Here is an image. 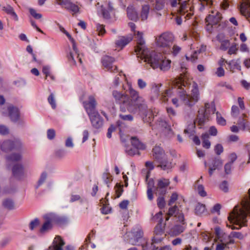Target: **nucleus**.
<instances>
[{"instance_id":"1","label":"nucleus","mask_w":250,"mask_h":250,"mask_svg":"<svg viewBox=\"0 0 250 250\" xmlns=\"http://www.w3.org/2000/svg\"><path fill=\"white\" fill-rule=\"evenodd\" d=\"M138 34V47L136 50L137 57L147 62L153 69L159 68L163 71H167L170 67L171 61L165 59L160 53L148 50L146 47L141 35L139 33Z\"/></svg>"},{"instance_id":"2","label":"nucleus","mask_w":250,"mask_h":250,"mask_svg":"<svg viewBox=\"0 0 250 250\" xmlns=\"http://www.w3.org/2000/svg\"><path fill=\"white\" fill-rule=\"evenodd\" d=\"M129 94V104L134 109V111H131V113L135 114L138 112L142 117L144 122H149L151 119L146 118L148 114V107L144 99L140 96L139 93L137 90L130 87L128 89Z\"/></svg>"},{"instance_id":"3","label":"nucleus","mask_w":250,"mask_h":250,"mask_svg":"<svg viewBox=\"0 0 250 250\" xmlns=\"http://www.w3.org/2000/svg\"><path fill=\"white\" fill-rule=\"evenodd\" d=\"M173 84L175 86L174 89L176 88V91L178 93L180 100L183 104L189 107L192 106L195 104L199 99L198 90L197 88H194L191 90L190 95L187 93V92L182 87L185 86L183 78L181 77L178 79L175 80L173 82Z\"/></svg>"},{"instance_id":"4","label":"nucleus","mask_w":250,"mask_h":250,"mask_svg":"<svg viewBox=\"0 0 250 250\" xmlns=\"http://www.w3.org/2000/svg\"><path fill=\"white\" fill-rule=\"evenodd\" d=\"M152 154L154 160L159 163L158 167L164 170H167L173 167V164L167 160L165 151L161 147L158 146L154 147L152 149Z\"/></svg>"},{"instance_id":"5","label":"nucleus","mask_w":250,"mask_h":250,"mask_svg":"<svg viewBox=\"0 0 250 250\" xmlns=\"http://www.w3.org/2000/svg\"><path fill=\"white\" fill-rule=\"evenodd\" d=\"M215 111V107L213 103H206L204 107L199 109L195 123L201 128L205 123L211 119V116L213 115Z\"/></svg>"},{"instance_id":"6","label":"nucleus","mask_w":250,"mask_h":250,"mask_svg":"<svg viewBox=\"0 0 250 250\" xmlns=\"http://www.w3.org/2000/svg\"><path fill=\"white\" fill-rule=\"evenodd\" d=\"M112 96L116 102L120 105L121 111L125 112L127 110L130 113L131 111H134V109L129 104V97L127 94L117 90H114L112 92Z\"/></svg>"},{"instance_id":"7","label":"nucleus","mask_w":250,"mask_h":250,"mask_svg":"<svg viewBox=\"0 0 250 250\" xmlns=\"http://www.w3.org/2000/svg\"><path fill=\"white\" fill-rule=\"evenodd\" d=\"M156 43L158 46L163 48V52L171 46L174 41L173 34L168 32L163 33L155 38Z\"/></svg>"},{"instance_id":"8","label":"nucleus","mask_w":250,"mask_h":250,"mask_svg":"<svg viewBox=\"0 0 250 250\" xmlns=\"http://www.w3.org/2000/svg\"><path fill=\"white\" fill-rule=\"evenodd\" d=\"M80 100L82 101L83 107L88 115L98 112L96 110L97 102L94 96L89 95L87 100H83V96L80 98Z\"/></svg>"},{"instance_id":"9","label":"nucleus","mask_w":250,"mask_h":250,"mask_svg":"<svg viewBox=\"0 0 250 250\" xmlns=\"http://www.w3.org/2000/svg\"><path fill=\"white\" fill-rule=\"evenodd\" d=\"M167 215L168 216L166 218V221H168L169 220L170 216H174L177 222H179L183 224H185L184 214L182 212V211L180 210L176 205L170 207L169 208Z\"/></svg>"},{"instance_id":"10","label":"nucleus","mask_w":250,"mask_h":250,"mask_svg":"<svg viewBox=\"0 0 250 250\" xmlns=\"http://www.w3.org/2000/svg\"><path fill=\"white\" fill-rule=\"evenodd\" d=\"M22 143L19 140H7L3 142L1 146V149L2 151L7 152L13 149H20L22 147Z\"/></svg>"},{"instance_id":"11","label":"nucleus","mask_w":250,"mask_h":250,"mask_svg":"<svg viewBox=\"0 0 250 250\" xmlns=\"http://www.w3.org/2000/svg\"><path fill=\"white\" fill-rule=\"evenodd\" d=\"M161 85L155 84L153 86L151 90L152 96L151 98V100H154L158 98L161 95V98H163L164 102H166L167 101V97H170L171 95V90L170 89H167L166 90L165 92L160 94V87Z\"/></svg>"},{"instance_id":"12","label":"nucleus","mask_w":250,"mask_h":250,"mask_svg":"<svg viewBox=\"0 0 250 250\" xmlns=\"http://www.w3.org/2000/svg\"><path fill=\"white\" fill-rule=\"evenodd\" d=\"M169 184V180L167 179L162 178L159 179L155 190V193L156 195H159L165 194L167 192V188Z\"/></svg>"},{"instance_id":"13","label":"nucleus","mask_w":250,"mask_h":250,"mask_svg":"<svg viewBox=\"0 0 250 250\" xmlns=\"http://www.w3.org/2000/svg\"><path fill=\"white\" fill-rule=\"evenodd\" d=\"M92 126L96 129L100 128L103 125L104 120L98 112L88 115Z\"/></svg>"},{"instance_id":"14","label":"nucleus","mask_w":250,"mask_h":250,"mask_svg":"<svg viewBox=\"0 0 250 250\" xmlns=\"http://www.w3.org/2000/svg\"><path fill=\"white\" fill-rule=\"evenodd\" d=\"M169 2L172 7H176L178 5H179L178 11L181 15H184L187 12L188 8H189L191 11H192L191 8L188 5L186 1L181 3L180 1L178 2L177 0H169Z\"/></svg>"},{"instance_id":"15","label":"nucleus","mask_w":250,"mask_h":250,"mask_svg":"<svg viewBox=\"0 0 250 250\" xmlns=\"http://www.w3.org/2000/svg\"><path fill=\"white\" fill-rule=\"evenodd\" d=\"M114 61L115 60L113 58L108 56H104L102 59V63L104 67L112 72H117V67L113 65Z\"/></svg>"},{"instance_id":"16","label":"nucleus","mask_w":250,"mask_h":250,"mask_svg":"<svg viewBox=\"0 0 250 250\" xmlns=\"http://www.w3.org/2000/svg\"><path fill=\"white\" fill-rule=\"evenodd\" d=\"M51 216H50L49 214H46L43 216L44 219V222L42 224V227L40 229V232L41 233H44L50 230L53 227L52 219Z\"/></svg>"},{"instance_id":"17","label":"nucleus","mask_w":250,"mask_h":250,"mask_svg":"<svg viewBox=\"0 0 250 250\" xmlns=\"http://www.w3.org/2000/svg\"><path fill=\"white\" fill-rule=\"evenodd\" d=\"M186 226V222L185 224H176L170 228L169 230V234L172 236H178L185 231Z\"/></svg>"},{"instance_id":"18","label":"nucleus","mask_w":250,"mask_h":250,"mask_svg":"<svg viewBox=\"0 0 250 250\" xmlns=\"http://www.w3.org/2000/svg\"><path fill=\"white\" fill-rule=\"evenodd\" d=\"M221 15L219 12H216L215 14L212 12V14H209L205 19L206 22L211 25L218 24L221 20Z\"/></svg>"},{"instance_id":"19","label":"nucleus","mask_w":250,"mask_h":250,"mask_svg":"<svg viewBox=\"0 0 250 250\" xmlns=\"http://www.w3.org/2000/svg\"><path fill=\"white\" fill-rule=\"evenodd\" d=\"M154 233L155 235L152 239V242L156 245L161 242L164 239V237L161 236L162 235H164V232L160 226H156L154 229Z\"/></svg>"},{"instance_id":"20","label":"nucleus","mask_w":250,"mask_h":250,"mask_svg":"<svg viewBox=\"0 0 250 250\" xmlns=\"http://www.w3.org/2000/svg\"><path fill=\"white\" fill-rule=\"evenodd\" d=\"M53 244L48 248V250H63L62 247L65 243L61 236H57L54 239Z\"/></svg>"},{"instance_id":"21","label":"nucleus","mask_w":250,"mask_h":250,"mask_svg":"<svg viewBox=\"0 0 250 250\" xmlns=\"http://www.w3.org/2000/svg\"><path fill=\"white\" fill-rule=\"evenodd\" d=\"M8 116L13 122H17L20 117V113L18 108L13 105L8 107Z\"/></svg>"},{"instance_id":"22","label":"nucleus","mask_w":250,"mask_h":250,"mask_svg":"<svg viewBox=\"0 0 250 250\" xmlns=\"http://www.w3.org/2000/svg\"><path fill=\"white\" fill-rule=\"evenodd\" d=\"M222 165L223 162L219 158H215L209 166L208 173L209 175L211 176L214 171L221 167Z\"/></svg>"},{"instance_id":"23","label":"nucleus","mask_w":250,"mask_h":250,"mask_svg":"<svg viewBox=\"0 0 250 250\" xmlns=\"http://www.w3.org/2000/svg\"><path fill=\"white\" fill-rule=\"evenodd\" d=\"M142 248L143 250H171V247L170 246H165L161 247L158 249V247L155 244H153L152 242L146 243L145 245H142Z\"/></svg>"},{"instance_id":"24","label":"nucleus","mask_w":250,"mask_h":250,"mask_svg":"<svg viewBox=\"0 0 250 250\" xmlns=\"http://www.w3.org/2000/svg\"><path fill=\"white\" fill-rule=\"evenodd\" d=\"M12 173L14 177L17 178H21L24 174V168L21 164H17L14 166L12 168Z\"/></svg>"},{"instance_id":"25","label":"nucleus","mask_w":250,"mask_h":250,"mask_svg":"<svg viewBox=\"0 0 250 250\" xmlns=\"http://www.w3.org/2000/svg\"><path fill=\"white\" fill-rule=\"evenodd\" d=\"M132 233L133 236L136 239L134 242H130L132 245H136L138 239L142 238L143 236V231L139 226H137L132 229Z\"/></svg>"},{"instance_id":"26","label":"nucleus","mask_w":250,"mask_h":250,"mask_svg":"<svg viewBox=\"0 0 250 250\" xmlns=\"http://www.w3.org/2000/svg\"><path fill=\"white\" fill-rule=\"evenodd\" d=\"M156 127L160 129H164L166 131L171 132L170 126L162 118H159L156 123Z\"/></svg>"},{"instance_id":"27","label":"nucleus","mask_w":250,"mask_h":250,"mask_svg":"<svg viewBox=\"0 0 250 250\" xmlns=\"http://www.w3.org/2000/svg\"><path fill=\"white\" fill-rule=\"evenodd\" d=\"M127 14L128 18L132 21H136L138 19V15L137 10L132 6H130L127 7Z\"/></svg>"},{"instance_id":"28","label":"nucleus","mask_w":250,"mask_h":250,"mask_svg":"<svg viewBox=\"0 0 250 250\" xmlns=\"http://www.w3.org/2000/svg\"><path fill=\"white\" fill-rule=\"evenodd\" d=\"M50 216H51L53 222H55L59 225H62L65 224L68 222V219L65 216H61L56 215L54 214L50 213Z\"/></svg>"},{"instance_id":"29","label":"nucleus","mask_w":250,"mask_h":250,"mask_svg":"<svg viewBox=\"0 0 250 250\" xmlns=\"http://www.w3.org/2000/svg\"><path fill=\"white\" fill-rule=\"evenodd\" d=\"M132 38L131 36L128 37H120L116 42V44L117 46L123 48L127 44Z\"/></svg>"},{"instance_id":"30","label":"nucleus","mask_w":250,"mask_h":250,"mask_svg":"<svg viewBox=\"0 0 250 250\" xmlns=\"http://www.w3.org/2000/svg\"><path fill=\"white\" fill-rule=\"evenodd\" d=\"M102 14L104 18L109 19L111 17V15L113 14V8L110 2L107 4V9L102 6Z\"/></svg>"},{"instance_id":"31","label":"nucleus","mask_w":250,"mask_h":250,"mask_svg":"<svg viewBox=\"0 0 250 250\" xmlns=\"http://www.w3.org/2000/svg\"><path fill=\"white\" fill-rule=\"evenodd\" d=\"M132 145L137 149L144 150L146 148L145 145L142 143L136 137H132L130 138Z\"/></svg>"},{"instance_id":"32","label":"nucleus","mask_w":250,"mask_h":250,"mask_svg":"<svg viewBox=\"0 0 250 250\" xmlns=\"http://www.w3.org/2000/svg\"><path fill=\"white\" fill-rule=\"evenodd\" d=\"M245 116L244 114L242 115L243 118H240L238 121V125L240 129L243 130H247L250 131V124L246 119L243 118Z\"/></svg>"},{"instance_id":"33","label":"nucleus","mask_w":250,"mask_h":250,"mask_svg":"<svg viewBox=\"0 0 250 250\" xmlns=\"http://www.w3.org/2000/svg\"><path fill=\"white\" fill-rule=\"evenodd\" d=\"M181 47L176 44L173 45L172 47L171 46L169 47L167 49L165 50L164 52L165 54H171L174 56H176L181 51Z\"/></svg>"},{"instance_id":"34","label":"nucleus","mask_w":250,"mask_h":250,"mask_svg":"<svg viewBox=\"0 0 250 250\" xmlns=\"http://www.w3.org/2000/svg\"><path fill=\"white\" fill-rule=\"evenodd\" d=\"M71 42L72 43V47L74 51H75V53L73 54L72 52H70L69 55L68 56V59L71 64L75 65L76 63V60L75 59V55L78 54V50L76 47L75 41L74 42Z\"/></svg>"},{"instance_id":"35","label":"nucleus","mask_w":250,"mask_h":250,"mask_svg":"<svg viewBox=\"0 0 250 250\" xmlns=\"http://www.w3.org/2000/svg\"><path fill=\"white\" fill-rule=\"evenodd\" d=\"M233 238H236L241 239L243 238V236L241 232L232 231L228 236L229 240L228 243H229L230 244H233L234 243V240L233 239Z\"/></svg>"},{"instance_id":"36","label":"nucleus","mask_w":250,"mask_h":250,"mask_svg":"<svg viewBox=\"0 0 250 250\" xmlns=\"http://www.w3.org/2000/svg\"><path fill=\"white\" fill-rule=\"evenodd\" d=\"M64 8L68 10L69 12L72 13L73 15H74L75 14L79 13L80 7L79 6V5L71 2L69 4H68L65 7H64Z\"/></svg>"},{"instance_id":"37","label":"nucleus","mask_w":250,"mask_h":250,"mask_svg":"<svg viewBox=\"0 0 250 250\" xmlns=\"http://www.w3.org/2000/svg\"><path fill=\"white\" fill-rule=\"evenodd\" d=\"M149 12V6L147 4L144 5L142 6V11L141 13V18L142 21L146 20L147 19Z\"/></svg>"},{"instance_id":"38","label":"nucleus","mask_w":250,"mask_h":250,"mask_svg":"<svg viewBox=\"0 0 250 250\" xmlns=\"http://www.w3.org/2000/svg\"><path fill=\"white\" fill-rule=\"evenodd\" d=\"M2 10L5 11L7 14L11 15L14 17L15 20L17 21L18 20V17L17 15L14 12L13 8L9 5L6 6H4L2 8Z\"/></svg>"},{"instance_id":"39","label":"nucleus","mask_w":250,"mask_h":250,"mask_svg":"<svg viewBox=\"0 0 250 250\" xmlns=\"http://www.w3.org/2000/svg\"><path fill=\"white\" fill-rule=\"evenodd\" d=\"M206 211L205 206L203 204L198 203L195 208V213L198 215L203 214Z\"/></svg>"},{"instance_id":"40","label":"nucleus","mask_w":250,"mask_h":250,"mask_svg":"<svg viewBox=\"0 0 250 250\" xmlns=\"http://www.w3.org/2000/svg\"><path fill=\"white\" fill-rule=\"evenodd\" d=\"M2 205L5 208L11 210L14 208V203L11 199H6L3 200Z\"/></svg>"},{"instance_id":"41","label":"nucleus","mask_w":250,"mask_h":250,"mask_svg":"<svg viewBox=\"0 0 250 250\" xmlns=\"http://www.w3.org/2000/svg\"><path fill=\"white\" fill-rule=\"evenodd\" d=\"M199 181V180L196 181L195 184V188L200 196L205 197L207 195V193L204 190V186L202 185L198 184Z\"/></svg>"},{"instance_id":"42","label":"nucleus","mask_w":250,"mask_h":250,"mask_svg":"<svg viewBox=\"0 0 250 250\" xmlns=\"http://www.w3.org/2000/svg\"><path fill=\"white\" fill-rule=\"evenodd\" d=\"M209 135L208 133L203 134L202 136L203 140V146L206 148H209L210 146V142L208 140Z\"/></svg>"},{"instance_id":"43","label":"nucleus","mask_w":250,"mask_h":250,"mask_svg":"<svg viewBox=\"0 0 250 250\" xmlns=\"http://www.w3.org/2000/svg\"><path fill=\"white\" fill-rule=\"evenodd\" d=\"M129 201L128 200H124L119 204L120 208L123 210H125V211L126 212V215L124 217V219H128L129 217L128 212L126 210Z\"/></svg>"},{"instance_id":"44","label":"nucleus","mask_w":250,"mask_h":250,"mask_svg":"<svg viewBox=\"0 0 250 250\" xmlns=\"http://www.w3.org/2000/svg\"><path fill=\"white\" fill-rule=\"evenodd\" d=\"M155 3H153L154 8L156 10H161L165 6V0H155Z\"/></svg>"},{"instance_id":"45","label":"nucleus","mask_w":250,"mask_h":250,"mask_svg":"<svg viewBox=\"0 0 250 250\" xmlns=\"http://www.w3.org/2000/svg\"><path fill=\"white\" fill-rule=\"evenodd\" d=\"M21 156L20 154L13 153L7 157V161L9 162L18 161L21 159Z\"/></svg>"},{"instance_id":"46","label":"nucleus","mask_w":250,"mask_h":250,"mask_svg":"<svg viewBox=\"0 0 250 250\" xmlns=\"http://www.w3.org/2000/svg\"><path fill=\"white\" fill-rule=\"evenodd\" d=\"M80 201L81 203H85L86 205H88V202L86 200L81 199V197L79 195H72L70 198V202H74L76 201Z\"/></svg>"},{"instance_id":"47","label":"nucleus","mask_w":250,"mask_h":250,"mask_svg":"<svg viewBox=\"0 0 250 250\" xmlns=\"http://www.w3.org/2000/svg\"><path fill=\"white\" fill-rule=\"evenodd\" d=\"M102 178L104 183L109 187V183L112 180V176L108 172L104 173L102 176Z\"/></svg>"},{"instance_id":"48","label":"nucleus","mask_w":250,"mask_h":250,"mask_svg":"<svg viewBox=\"0 0 250 250\" xmlns=\"http://www.w3.org/2000/svg\"><path fill=\"white\" fill-rule=\"evenodd\" d=\"M220 243H218L216 245V250H224L227 247V246L229 244L228 241H223L222 239H220Z\"/></svg>"},{"instance_id":"49","label":"nucleus","mask_w":250,"mask_h":250,"mask_svg":"<svg viewBox=\"0 0 250 250\" xmlns=\"http://www.w3.org/2000/svg\"><path fill=\"white\" fill-rule=\"evenodd\" d=\"M28 10L30 15L35 19L39 20L42 18V15L40 13H38L34 9L29 8Z\"/></svg>"},{"instance_id":"50","label":"nucleus","mask_w":250,"mask_h":250,"mask_svg":"<svg viewBox=\"0 0 250 250\" xmlns=\"http://www.w3.org/2000/svg\"><path fill=\"white\" fill-rule=\"evenodd\" d=\"M47 100L52 108L53 109H55L56 107V104L54 95L53 93H51Z\"/></svg>"},{"instance_id":"51","label":"nucleus","mask_w":250,"mask_h":250,"mask_svg":"<svg viewBox=\"0 0 250 250\" xmlns=\"http://www.w3.org/2000/svg\"><path fill=\"white\" fill-rule=\"evenodd\" d=\"M216 114L217 123L221 125H226V121L225 119L221 116V114L218 112H217Z\"/></svg>"},{"instance_id":"52","label":"nucleus","mask_w":250,"mask_h":250,"mask_svg":"<svg viewBox=\"0 0 250 250\" xmlns=\"http://www.w3.org/2000/svg\"><path fill=\"white\" fill-rule=\"evenodd\" d=\"M119 117L122 120L125 121H132L134 119L133 116L131 114L125 115L120 114Z\"/></svg>"},{"instance_id":"53","label":"nucleus","mask_w":250,"mask_h":250,"mask_svg":"<svg viewBox=\"0 0 250 250\" xmlns=\"http://www.w3.org/2000/svg\"><path fill=\"white\" fill-rule=\"evenodd\" d=\"M40 224L39 220L38 218H36L33 220L31 221L29 224V229L31 230H33L35 228L38 226Z\"/></svg>"},{"instance_id":"54","label":"nucleus","mask_w":250,"mask_h":250,"mask_svg":"<svg viewBox=\"0 0 250 250\" xmlns=\"http://www.w3.org/2000/svg\"><path fill=\"white\" fill-rule=\"evenodd\" d=\"M137 85L140 89H143L146 87L147 83L142 79H139L137 81Z\"/></svg>"},{"instance_id":"55","label":"nucleus","mask_w":250,"mask_h":250,"mask_svg":"<svg viewBox=\"0 0 250 250\" xmlns=\"http://www.w3.org/2000/svg\"><path fill=\"white\" fill-rule=\"evenodd\" d=\"M138 149L134 148H128L127 147L125 149V152L126 153L130 156L134 155L136 154H139V153L138 151Z\"/></svg>"},{"instance_id":"56","label":"nucleus","mask_w":250,"mask_h":250,"mask_svg":"<svg viewBox=\"0 0 250 250\" xmlns=\"http://www.w3.org/2000/svg\"><path fill=\"white\" fill-rule=\"evenodd\" d=\"M97 31L98 32L99 35H103L105 33L104 26L100 24H97Z\"/></svg>"},{"instance_id":"57","label":"nucleus","mask_w":250,"mask_h":250,"mask_svg":"<svg viewBox=\"0 0 250 250\" xmlns=\"http://www.w3.org/2000/svg\"><path fill=\"white\" fill-rule=\"evenodd\" d=\"M55 131L53 129H49L47 131V138L49 140H52L55 136Z\"/></svg>"},{"instance_id":"58","label":"nucleus","mask_w":250,"mask_h":250,"mask_svg":"<svg viewBox=\"0 0 250 250\" xmlns=\"http://www.w3.org/2000/svg\"><path fill=\"white\" fill-rule=\"evenodd\" d=\"M220 188L224 192H227L229 190L228 184L226 181H224L220 185Z\"/></svg>"},{"instance_id":"59","label":"nucleus","mask_w":250,"mask_h":250,"mask_svg":"<svg viewBox=\"0 0 250 250\" xmlns=\"http://www.w3.org/2000/svg\"><path fill=\"white\" fill-rule=\"evenodd\" d=\"M161 196L159 197L157 199V205L160 208H163L165 207V201L162 195Z\"/></svg>"},{"instance_id":"60","label":"nucleus","mask_w":250,"mask_h":250,"mask_svg":"<svg viewBox=\"0 0 250 250\" xmlns=\"http://www.w3.org/2000/svg\"><path fill=\"white\" fill-rule=\"evenodd\" d=\"M229 45V42L228 40H225L222 42L220 46V49L225 51L226 50Z\"/></svg>"},{"instance_id":"61","label":"nucleus","mask_w":250,"mask_h":250,"mask_svg":"<svg viewBox=\"0 0 250 250\" xmlns=\"http://www.w3.org/2000/svg\"><path fill=\"white\" fill-rule=\"evenodd\" d=\"M178 199V194L174 192L173 193L170 197V199L168 201V205L171 206Z\"/></svg>"},{"instance_id":"62","label":"nucleus","mask_w":250,"mask_h":250,"mask_svg":"<svg viewBox=\"0 0 250 250\" xmlns=\"http://www.w3.org/2000/svg\"><path fill=\"white\" fill-rule=\"evenodd\" d=\"M239 114V109L236 105H233L231 107V115L232 116L236 117Z\"/></svg>"},{"instance_id":"63","label":"nucleus","mask_w":250,"mask_h":250,"mask_svg":"<svg viewBox=\"0 0 250 250\" xmlns=\"http://www.w3.org/2000/svg\"><path fill=\"white\" fill-rule=\"evenodd\" d=\"M47 177V173L45 172H42L41 175L40 179L38 181V186L42 185L45 181Z\"/></svg>"},{"instance_id":"64","label":"nucleus","mask_w":250,"mask_h":250,"mask_svg":"<svg viewBox=\"0 0 250 250\" xmlns=\"http://www.w3.org/2000/svg\"><path fill=\"white\" fill-rule=\"evenodd\" d=\"M115 191L116 194H117V197L119 198L121 195L123 191L122 186L118 185V184H117L115 187Z\"/></svg>"}]
</instances>
